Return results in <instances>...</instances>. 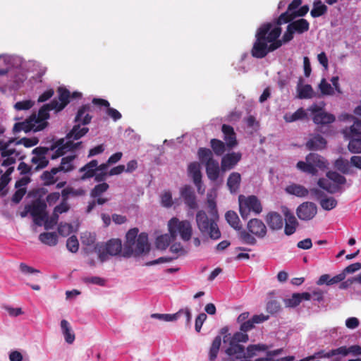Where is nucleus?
Returning a JSON list of instances; mask_svg holds the SVG:
<instances>
[{
  "label": "nucleus",
  "mask_w": 361,
  "mask_h": 361,
  "mask_svg": "<svg viewBox=\"0 0 361 361\" xmlns=\"http://www.w3.org/2000/svg\"><path fill=\"white\" fill-rule=\"evenodd\" d=\"M301 4L302 0H293L288 5V10L280 15L275 24L268 23L258 28L255 35L256 40L252 49V56L264 58L268 53L281 47V41L277 39L281 34L280 25L294 18V13Z\"/></svg>",
  "instance_id": "f257e3e1"
},
{
  "label": "nucleus",
  "mask_w": 361,
  "mask_h": 361,
  "mask_svg": "<svg viewBox=\"0 0 361 361\" xmlns=\"http://www.w3.org/2000/svg\"><path fill=\"white\" fill-rule=\"evenodd\" d=\"M88 132V128L80 129V127H75L66 135V139H61L56 142L51 148L38 147L32 150L33 157L31 159L32 167L35 170L42 169L46 167L49 163L48 157L56 159L63 156L66 152L73 151L78 148L82 144L81 142L74 143Z\"/></svg>",
  "instance_id": "f03ea898"
},
{
  "label": "nucleus",
  "mask_w": 361,
  "mask_h": 361,
  "mask_svg": "<svg viewBox=\"0 0 361 361\" xmlns=\"http://www.w3.org/2000/svg\"><path fill=\"white\" fill-rule=\"evenodd\" d=\"M23 60L19 56L0 55V82L5 88L17 90L20 88L27 77L20 71Z\"/></svg>",
  "instance_id": "7ed1b4c3"
},
{
  "label": "nucleus",
  "mask_w": 361,
  "mask_h": 361,
  "mask_svg": "<svg viewBox=\"0 0 361 361\" xmlns=\"http://www.w3.org/2000/svg\"><path fill=\"white\" fill-rule=\"evenodd\" d=\"M39 142L37 137L22 138L16 142L12 138L0 140V152L1 157L5 158L1 163L2 166L13 165L20 155L19 152L13 147V145L20 144L25 147H31L36 145Z\"/></svg>",
  "instance_id": "20e7f679"
},
{
  "label": "nucleus",
  "mask_w": 361,
  "mask_h": 361,
  "mask_svg": "<svg viewBox=\"0 0 361 361\" xmlns=\"http://www.w3.org/2000/svg\"><path fill=\"white\" fill-rule=\"evenodd\" d=\"M139 230L132 228L126 233V242L124 245L125 252L128 255H140L149 250L148 235L145 233L138 235Z\"/></svg>",
  "instance_id": "39448f33"
},
{
  "label": "nucleus",
  "mask_w": 361,
  "mask_h": 361,
  "mask_svg": "<svg viewBox=\"0 0 361 361\" xmlns=\"http://www.w3.org/2000/svg\"><path fill=\"white\" fill-rule=\"evenodd\" d=\"M246 332H236L233 336L230 334L224 337V343H228V346L226 349V353L229 356H235L233 361H250L245 360L244 347L239 343H246L248 341V335Z\"/></svg>",
  "instance_id": "423d86ee"
},
{
  "label": "nucleus",
  "mask_w": 361,
  "mask_h": 361,
  "mask_svg": "<svg viewBox=\"0 0 361 361\" xmlns=\"http://www.w3.org/2000/svg\"><path fill=\"white\" fill-rule=\"evenodd\" d=\"M346 178L344 176L336 171H329L326 173V178H319L317 184L322 189L328 192L334 194L336 192H343L346 183Z\"/></svg>",
  "instance_id": "0eeeda50"
},
{
  "label": "nucleus",
  "mask_w": 361,
  "mask_h": 361,
  "mask_svg": "<svg viewBox=\"0 0 361 361\" xmlns=\"http://www.w3.org/2000/svg\"><path fill=\"white\" fill-rule=\"evenodd\" d=\"M306 161H300L297 164V168L302 172L317 175L318 169L324 170L327 168L328 162L318 154L310 153L305 158Z\"/></svg>",
  "instance_id": "6e6552de"
},
{
  "label": "nucleus",
  "mask_w": 361,
  "mask_h": 361,
  "mask_svg": "<svg viewBox=\"0 0 361 361\" xmlns=\"http://www.w3.org/2000/svg\"><path fill=\"white\" fill-rule=\"evenodd\" d=\"M196 222L199 230L202 234H207L214 240H217L221 237V232L215 219H209L204 211L200 210L197 212Z\"/></svg>",
  "instance_id": "1a4fd4ad"
},
{
  "label": "nucleus",
  "mask_w": 361,
  "mask_h": 361,
  "mask_svg": "<svg viewBox=\"0 0 361 361\" xmlns=\"http://www.w3.org/2000/svg\"><path fill=\"white\" fill-rule=\"evenodd\" d=\"M169 231L174 240L178 235L184 241H188L192 236L191 224L187 220L180 221L176 217L171 219L168 222Z\"/></svg>",
  "instance_id": "9d476101"
},
{
  "label": "nucleus",
  "mask_w": 361,
  "mask_h": 361,
  "mask_svg": "<svg viewBox=\"0 0 361 361\" xmlns=\"http://www.w3.org/2000/svg\"><path fill=\"white\" fill-rule=\"evenodd\" d=\"M239 210L243 219L248 217L250 212L259 214L262 211V207L260 201L256 196L251 195L245 197L240 195L238 197Z\"/></svg>",
  "instance_id": "9b49d317"
},
{
  "label": "nucleus",
  "mask_w": 361,
  "mask_h": 361,
  "mask_svg": "<svg viewBox=\"0 0 361 361\" xmlns=\"http://www.w3.org/2000/svg\"><path fill=\"white\" fill-rule=\"evenodd\" d=\"M325 104L322 102L320 104L314 103L308 107L307 111H310L312 115V120L315 124L325 126L331 124L336 121V117L334 114L328 113L324 110Z\"/></svg>",
  "instance_id": "f8f14e48"
},
{
  "label": "nucleus",
  "mask_w": 361,
  "mask_h": 361,
  "mask_svg": "<svg viewBox=\"0 0 361 361\" xmlns=\"http://www.w3.org/2000/svg\"><path fill=\"white\" fill-rule=\"evenodd\" d=\"M310 28V23L304 18H301L290 23L286 31L283 34L282 39L278 40L281 41L282 44L287 43L293 39L295 33L302 34L308 31Z\"/></svg>",
  "instance_id": "ddd939ff"
},
{
  "label": "nucleus",
  "mask_w": 361,
  "mask_h": 361,
  "mask_svg": "<svg viewBox=\"0 0 361 361\" xmlns=\"http://www.w3.org/2000/svg\"><path fill=\"white\" fill-rule=\"evenodd\" d=\"M51 109L47 104L44 105L38 111L37 114H32L30 118V123L32 126L33 131H39L44 129L47 125V120L49 118V111Z\"/></svg>",
  "instance_id": "4468645a"
},
{
  "label": "nucleus",
  "mask_w": 361,
  "mask_h": 361,
  "mask_svg": "<svg viewBox=\"0 0 361 361\" xmlns=\"http://www.w3.org/2000/svg\"><path fill=\"white\" fill-rule=\"evenodd\" d=\"M122 248L121 240L119 239H111L109 240L104 245L99 248V258L102 262L106 261L108 255H118Z\"/></svg>",
  "instance_id": "2eb2a0df"
},
{
  "label": "nucleus",
  "mask_w": 361,
  "mask_h": 361,
  "mask_svg": "<svg viewBox=\"0 0 361 361\" xmlns=\"http://www.w3.org/2000/svg\"><path fill=\"white\" fill-rule=\"evenodd\" d=\"M317 213V205L311 202L302 203L296 209L298 217L302 221H310L312 219L316 216Z\"/></svg>",
  "instance_id": "dca6fc26"
},
{
  "label": "nucleus",
  "mask_w": 361,
  "mask_h": 361,
  "mask_svg": "<svg viewBox=\"0 0 361 361\" xmlns=\"http://www.w3.org/2000/svg\"><path fill=\"white\" fill-rule=\"evenodd\" d=\"M59 100L54 99L47 105L56 112L61 111L69 103L71 93L64 87H60L58 89Z\"/></svg>",
  "instance_id": "f3484780"
},
{
  "label": "nucleus",
  "mask_w": 361,
  "mask_h": 361,
  "mask_svg": "<svg viewBox=\"0 0 361 361\" xmlns=\"http://www.w3.org/2000/svg\"><path fill=\"white\" fill-rule=\"evenodd\" d=\"M47 204L44 202H35L31 209L30 214L33 217L34 222L37 226H42L47 218Z\"/></svg>",
  "instance_id": "a211bd4d"
},
{
  "label": "nucleus",
  "mask_w": 361,
  "mask_h": 361,
  "mask_svg": "<svg viewBox=\"0 0 361 361\" xmlns=\"http://www.w3.org/2000/svg\"><path fill=\"white\" fill-rule=\"evenodd\" d=\"M170 251L172 253L176 254V256L172 257H161L158 258L157 259L147 262L146 265L147 266H152V265H155V264H161V263L170 262L172 260L176 259L178 256L184 255L186 253V252L183 249L182 245L180 243H173V245H171V246L170 247Z\"/></svg>",
  "instance_id": "6ab92c4d"
},
{
  "label": "nucleus",
  "mask_w": 361,
  "mask_h": 361,
  "mask_svg": "<svg viewBox=\"0 0 361 361\" xmlns=\"http://www.w3.org/2000/svg\"><path fill=\"white\" fill-rule=\"evenodd\" d=\"M242 154L240 152H231L225 154L221 162V169L226 171L233 169L241 159Z\"/></svg>",
  "instance_id": "aec40b11"
},
{
  "label": "nucleus",
  "mask_w": 361,
  "mask_h": 361,
  "mask_svg": "<svg viewBox=\"0 0 361 361\" xmlns=\"http://www.w3.org/2000/svg\"><path fill=\"white\" fill-rule=\"evenodd\" d=\"M180 194L188 207L191 209H195L197 207L196 196L193 190L190 186L185 185L181 188Z\"/></svg>",
  "instance_id": "412c9836"
},
{
  "label": "nucleus",
  "mask_w": 361,
  "mask_h": 361,
  "mask_svg": "<svg viewBox=\"0 0 361 361\" xmlns=\"http://www.w3.org/2000/svg\"><path fill=\"white\" fill-rule=\"evenodd\" d=\"M341 133L345 140L361 137V121L360 119L355 120L350 126L344 128Z\"/></svg>",
  "instance_id": "4be33fe9"
},
{
  "label": "nucleus",
  "mask_w": 361,
  "mask_h": 361,
  "mask_svg": "<svg viewBox=\"0 0 361 361\" xmlns=\"http://www.w3.org/2000/svg\"><path fill=\"white\" fill-rule=\"evenodd\" d=\"M247 229L253 235L258 238H264L267 233V228L264 224L259 219H252L247 224Z\"/></svg>",
  "instance_id": "5701e85b"
},
{
  "label": "nucleus",
  "mask_w": 361,
  "mask_h": 361,
  "mask_svg": "<svg viewBox=\"0 0 361 361\" xmlns=\"http://www.w3.org/2000/svg\"><path fill=\"white\" fill-rule=\"evenodd\" d=\"M327 142L325 138L319 134L312 135L306 142V147L309 150H322L326 148Z\"/></svg>",
  "instance_id": "b1692460"
},
{
  "label": "nucleus",
  "mask_w": 361,
  "mask_h": 361,
  "mask_svg": "<svg viewBox=\"0 0 361 361\" xmlns=\"http://www.w3.org/2000/svg\"><path fill=\"white\" fill-rule=\"evenodd\" d=\"M221 130L226 146L230 149L235 147L238 145V141L233 128L224 124L221 127Z\"/></svg>",
  "instance_id": "393cba45"
},
{
  "label": "nucleus",
  "mask_w": 361,
  "mask_h": 361,
  "mask_svg": "<svg viewBox=\"0 0 361 361\" xmlns=\"http://www.w3.org/2000/svg\"><path fill=\"white\" fill-rule=\"evenodd\" d=\"M90 109V106L87 104V105L82 106L78 110L77 115L75 116V122L78 123V124L75 125L73 128V129L77 126L80 127V129L84 128H87V127H85V126L81 127L80 126V123H82V125H86L90 122V121L92 119V116H90L89 114Z\"/></svg>",
  "instance_id": "a878e982"
},
{
  "label": "nucleus",
  "mask_w": 361,
  "mask_h": 361,
  "mask_svg": "<svg viewBox=\"0 0 361 361\" xmlns=\"http://www.w3.org/2000/svg\"><path fill=\"white\" fill-rule=\"evenodd\" d=\"M284 215L286 221L284 232L286 235H290L295 232L298 222L293 214L289 210L286 209Z\"/></svg>",
  "instance_id": "bb28decb"
},
{
  "label": "nucleus",
  "mask_w": 361,
  "mask_h": 361,
  "mask_svg": "<svg viewBox=\"0 0 361 361\" xmlns=\"http://www.w3.org/2000/svg\"><path fill=\"white\" fill-rule=\"evenodd\" d=\"M269 317L263 314L254 315L250 319L240 325V329L243 332H247L252 329L255 324H260L268 320Z\"/></svg>",
  "instance_id": "cd10ccee"
},
{
  "label": "nucleus",
  "mask_w": 361,
  "mask_h": 361,
  "mask_svg": "<svg viewBox=\"0 0 361 361\" xmlns=\"http://www.w3.org/2000/svg\"><path fill=\"white\" fill-rule=\"evenodd\" d=\"M302 78H300L297 85L298 97L310 99L314 96V90L310 85H304Z\"/></svg>",
  "instance_id": "c85d7f7f"
},
{
  "label": "nucleus",
  "mask_w": 361,
  "mask_h": 361,
  "mask_svg": "<svg viewBox=\"0 0 361 361\" xmlns=\"http://www.w3.org/2000/svg\"><path fill=\"white\" fill-rule=\"evenodd\" d=\"M265 219L268 226L272 230H279L283 226V221L282 216L277 212H269Z\"/></svg>",
  "instance_id": "c756f323"
},
{
  "label": "nucleus",
  "mask_w": 361,
  "mask_h": 361,
  "mask_svg": "<svg viewBox=\"0 0 361 361\" xmlns=\"http://www.w3.org/2000/svg\"><path fill=\"white\" fill-rule=\"evenodd\" d=\"M241 183V176L238 172L231 173L227 180V187L231 194L238 192Z\"/></svg>",
  "instance_id": "7c9ffc66"
},
{
  "label": "nucleus",
  "mask_w": 361,
  "mask_h": 361,
  "mask_svg": "<svg viewBox=\"0 0 361 361\" xmlns=\"http://www.w3.org/2000/svg\"><path fill=\"white\" fill-rule=\"evenodd\" d=\"M71 194L75 195L76 194V192L72 188H66L62 190L61 195L63 198V202L60 204L55 207L54 209V212L56 213L58 215L59 214H62L68 211L69 205L66 202V199L68 198V196Z\"/></svg>",
  "instance_id": "2f4dec72"
},
{
  "label": "nucleus",
  "mask_w": 361,
  "mask_h": 361,
  "mask_svg": "<svg viewBox=\"0 0 361 361\" xmlns=\"http://www.w3.org/2000/svg\"><path fill=\"white\" fill-rule=\"evenodd\" d=\"M206 172L209 180L215 181L218 179L220 173L219 162L216 160H210L206 164Z\"/></svg>",
  "instance_id": "473e14b6"
},
{
  "label": "nucleus",
  "mask_w": 361,
  "mask_h": 361,
  "mask_svg": "<svg viewBox=\"0 0 361 361\" xmlns=\"http://www.w3.org/2000/svg\"><path fill=\"white\" fill-rule=\"evenodd\" d=\"M60 326L66 342L68 344H72L75 341V336L70 323L66 319H62Z\"/></svg>",
  "instance_id": "72a5a7b5"
},
{
  "label": "nucleus",
  "mask_w": 361,
  "mask_h": 361,
  "mask_svg": "<svg viewBox=\"0 0 361 361\" xmlns=\"http://www.w3.org/2000/svg\"><path fill=\"white\" fill-rule=\"evenodd\" d=\"M286 191L287 193L298 197H305L309 194V190L306 188L301 185L295 183L287 186Z\"/></svg>",
  "instance_id": "f704fd0d"
},
{
  "label": "nucleus",
  "mask_w": 361,
  "mask_h": 361,
  "mask_svg": "<svg viewBox=\"0 0 361 361\" xmlns=\"http://www.w3.org/2000/svg\"><path fill=\"white\" fill-rule=\"evenodd\" d=\"M97 164L98 161L94 159L82 167L80 169V172H84V174L82 176V179H86L93 176L96 177Z\"/></svg>",
  "instance_id": "c9c22d12"
},
{
  "label": "nucleus",
  "mask_w": 361,
  "mask_h": 361,
  "mask_svg": "<svg viewBox=\"0 0 361 361\" xmlns=\"http://www.w3.org/2000/svg\"><path fill=\"white\" fill-rule=\"evenodd\" d=\"M92 102L94 104L106 106V113L114 119V121H116L121 118V114L118 111H117L116 109L109 107V103L108 101L103 99H94Z\"/></svg>",
  "instance_id": "e433bc0d"
},
{
  "label": "nucleus",
  "mask_w": 361,
  "mask_h": 361,
  "mask_svg": "<svg viewBox=\"0 0 361 361\" xmlns=\"http://www.w3.org/2000/svg\"><path fill=\"white\" fill-rule=\"evenodd\" d=\"M28 183L26 178H22L16 183V188L18 190L16 191L12 197V201L15 203H18L22 200L25 194L26 190L24 186Z\"/></svg>",
  "instance_id": "4c0bfd02"
},
{
  "label": "nucleus",
  "mask_w": 361,
  "mask_h": 361,
  "mask_svg": "<svg viewBox=\"0 0 361 361\" xmlns=\"http://www.w3.org/2000/svg\"><path fill=\"white\" fill-rule=\"evenodd\" d=\"M306 118H307V111L303 108H299L294 113H286L283 116L284 120L288 123L305 119Z\"/></svg>",
  "instance_id": "58836bf2"
},
{
  "label": "nucleus",
  "mask_w": 361,
  "mask_h": 361,
  "mask_svg": "<svg viewBox=\"0 0 361 361\" xmlns=\"http://www.w3.org/2000/svg\"><path fill=\"white\" fill-rule=\"evenodd\" d=\"M334 167L343 174H352L350 162L342 157L337 159L334 163Z\"/></svg>",
  "instance_id": "ea45409f"
},
{
  "label": "nucleus",
  "mask_w": 361,
  "mask_h": 361,
  "mask_svg": "<svg viewBox=\"0 0 361 361\" xmlns=\"http://www.w3.org/2000/svg\"><path fill=\"white\" fill-rule=\"evenodd\" d=\"M338 355L347 356L349 354L353 355H361V347L358 345H353L350 347L341 346L337 348Z\"/></svg>",
  "instance_id": "a19ab883"
},
{
  "label": "nucleus",
  "mask_w": 361,
  "mask_h": 361,
  "mask_svg": "<svg viewBox=\"0 0 361 361\" xmlns=\"http://www.w3.org/2000/svg\"><path fill=\"white\" fill-rule=\"evenodd\" d=\"M268 349V346L265 344H253L247 347L246 352H245V359L248 360L256 355L258 351H265Z\"/></svg>",
  "instance_id": "79ce46f5"
},
{
  "label": "nucleus",
  "mask_w": 361,
  "mask_h": 361,
  "mask_svg": "<svg viewBox=\"0 0 361 361\" xmlns=\"http://www.w3.org/2000/svg\"><path fill=\"white\" fill-rule=\"evenodd\" d=\"M188 173L192 178L193 182L199 183L202 179L200 165L197 162L190 163L188 166Z\"/></svg>",
  "instance_id": "37998d69"
},
{
  "label": "nucleus",
  "mask_w": 361,
  "mask_h": 361,
  "mask_svg": "<svg viewBox=\"0 0 361 361\" xmlns=\"http://www.w3.org/2000/svg\"><path fill=\"white\" fill-rule=\"evenodd\" d=\"M326 11L327 6L320 0H316L313 4V8L310 12V14L313 18H318L326 13Z\"/></svg>",
  "instance_id": "c03bdc74"
},
{
  "label": "nucleus",
  "mask_w": 361,
  "mask_h": 361,
  "mask_svg": "<svg viewBox=\"0 0 361 361\" xmlns=\"http://www.w3.org/2000/svg\"><path fill=\"white\" fill-rule=\"evenodd\" d=\"M225 218L228 224L234 229L240 230L241 228L240 219L236 212L228 211L225 214Z\"/></svg>",
  "instance_id": "a18cd8bd"
},
{
  "label": "nucleus",
  "mask_w": 361,
  "mask_h": 361,
  "mask_svg": "<svg viewBox=\"0 0 361 361\" xmlns=\"http://www.w3.org/2000/svg\"><path fill=\"white\" fill-rule=\"evenodd\" d=\"M39 239L49 246H54L58 243V237L55 233H42L39 235Z\"/></svg>",
  "instance_id": "49530a36"
},
{
  "label": "nucleus",
  "mask_w": 361,
  "mask_h": 361,
  "mask_svg": "<svg viewBox=\"0 0 361 361\" xmlns=\"http://www.w3.org/2000/svg\"><path fill=\"white\" fill-rule=\"evenodd\" d=\"M173 240L171 235L164 234L158 236L156 239V246L159 250H165Z\"/></svg>",
  "instance_id": "de8ad7c7"
},
{
  "label": "nucleus",
  "mask_w": 361,
  "mask_h": 361,
  "mask_svg": "<svg viewBox=\"0 0 361 361\" xmlns=\"http://www.w3.org/2000/svg\"><path fill=\"white\" fill-rule=\"evenodd\" d=\"M221 338L220 336H216L212 344V346L210 348L209 353V357L210 360H214L216 358L219 348L221 346Z\"/></svg>",
  "instance_id": "09e8293b"
},
{
  "label": "nucleus",
  "mask_w": 361,
  "mask_h": 361,
  "mask_svg": "<svg viewBox=\"0 0 361 361\" xmlns=\"http://www.w3.org/2000/svg\"><path fill=\"white\" fill-rule=\"evenodd\" d=\"M59 171L58 168H53L50 171H44L42 175V178L45 185H51L55 183V176Z\"/></svg>",
  "instance_id": "8fccbe9b"
},
{
  "label": "nucleus",
  "mask_w": 361,
  "mask_h": 361,
  "mask_svg": "<svg viewBox=\"0 0 361 361\" xmlns=\"http://www.w3.org/2000/svg\"><path fill=\"white\" fill-rule=\"evenodd\" d=\"M75 155H70L62 158L59 171H63L66 172L70 171L73 169V161L75 159Z\"/></svg>",
  "instance_id": "3c124183"
},
{
  "label": "nucleus",
  "mask_w": 361,
  "mask_h": 361,
  "mask_svg": "<svg viewBox=\"0 0 361 361\" xmlns=\"http://www.w3.org/2000/svg\"><path fill=\"white\" fill-rule=\"evenodd\" d=\"M319 203L322 209L329 211L337 206L338 202L333 197H325L320 200Z\"/></svg>",
  "instance_id": "603ef678"
},
{
  "label": "nucleus",
  "mask_w": 361,
  "mask_h": 361,
  "mask_svg": "<svg viewBox=\"0 0 361 361\" xmlns=\"http://www.w3.org/2000/svg\"><path fill=\"white\" fill-rule=\"evenodd\" d=\"M348 150L353 154H361V137H356L348 140Z\"/></svg>",
  "instance_id": "864d4df0"
},
{
  "label": "nucleus",
  "mask_w": 361,
  "mask_h": 361,
  "mask_svg": "<svg viewBox=\"0 0 361 361\" xmlns=\"http://www.w3.org/2000/svg\"><path fill=\"white\" fill-rule=\"evenodd\" d=\"M13 130L15 133L24 131L25 133L30 132L31 130L33 131L32 126L30 123V119H26L23 122L16 123L13 128Z\"/></svg>",
  "instance_id": "5fc2aeb1"
},
{
  "label": "nucleus",
  "mask_w": 361,
  "mask_h": 361,
  "mask_svg": "<svg viewBox=\"0 0 361 361\" xmlns=\"http://www.w3.org/2000/svg\"><path fill=\"white\" fill-rule=\"evenodd\" d=\"M226 145H225L224 142L220 140L212 139L211 140V147L214 150L215 154H216L217 156H221L225 152Z\"/></svg>",
  "instance_id": "6e6d98bb"
},
{
  "label": "nucleus",
  "mask_w": 361,
  "mask_h": 361,
  "mask_svg": "<svg viewBox=\"0 0 361 361\" xmlns=\"http://www.w3.org/2000/svg\"><path fill=\"white\" fill-rule=\"evenodd\" d=\"M179 313L175 314H159L154 313L151 315L152 318L164 322H174L178 319Z\"/></svg>",
  "instance_id": "4d7b16f0"
},
{
  "label": "nucleus",
  "mask_w": 361,
  "mask_h": 361,
  "mask_svg": "<svg viewBox=\"0 0 361 361\" xmlns=\"http://www.w3.org/2000/svg\"><path fill=\"white\" fill-rule=\"evenodd\" d=\"M319 89L323 95H334L335 90L332 85L323 78L319 84Z\"/></svg>",
  "instance_id": "13d9d810"
},
{
  "label": "nucleus",
  "mask_w": 361,
  "mask_h": 361,
  "mask_svg": "<svg viewBox=\"0 0 361 361\" xmlns=\"http://www.w3.org/2000/svg\"><path fill=\"white\" fill-rule=\"evenodd\" d=\"M198 157L201 162L209 163L210 160H214L212 158V152L209 149L200 148L198 150Z\"/></svg>",
  "instance_id": "bf43d9fd"
},
{
  "label": "nucleus",
  "mask_w": 361,
  "mask_h": 361,
  "mask_svg": "<svg viewBox=\"0 0 361 361\" xmlns=\"http://www.w3.org/2000/svg\"><path fill=\"white\" fill-rule=\"evenodd\" d=\"M109 188V185L106 183H102L94 186L91 192L92 197H99L106 192Z\"/></svg>",
  "instance_id": "052dcab7"
},
{
  "label": "nucleus",
  "mask_w": 361,
  "mask_h": 361,
  "mask_svg": "<svg viewBox=\"0 0 361 361\" xmlns=\"http://www.w3.org/2000/svg\"><path fill=\"white\" fill-rule=\"evenodd\" d=\"M109 164L106 163V164H102L99 166L97 165V174H96V178H95V180L97 181H102L105 179L107 173H106V170L109 167Z\"/></svg>",
  "instance_id": "680f3d73"
},
{
  "label": "nucleus",
  "mask_w": 361,
  "mask_h": 361,
  "mask_svg": "<svg viewBox=\"0 0 361 361\" xmlns=\"http://www.w3.org/2000/svg\"><path fill=\"white\" fill-rule=\"evenodd\" d=\"M35 104V102L31 99H26L18 102L15 104L14 108L18 111L28 110Z\"/></svg>",
  "instance_id": "e2e57ef3"
},
{
  "label": "nucleus",
  "mask_w": 361,
  "mask_h": 361,
  "mask_svg": "<svg viewBox=\"0 0 361 361\" xmlns=\"http://www.w3.org/2000/svg\"><path fill=\"white\" fill-rule=\"evenodd\" d=\"M58 220H59V215L56 213H55L54 212H53V214L51 215V216L50 218H49L48 216L47 215V218L45 219V220L43 223V225H44L45 229L48 230V229L52 228L54 226H55L57 224Z\"/></svg>",
  "instance_id": "0e129e2a"
},
{
  "label": "nucleus",
  "mask_w": 361,
  "mask_h": 361,
  "mask_svg": "<svg viewBox=\"0 0 361 361\" xmlns=\"http://www.w3.org/2000/svg\"><path fill=\"white\" fill-rule=\"evenodd\" d=\"M161 203L164 207L169 208L173 204L172 195L170 191H165L161 195Z\"/></svg>",
  "instance_id": "69168bd1"
},
{
  "label": "nucleus",
  "mask_w": 361,
  "mask_h": 361,
  "mask_svg": "<svg viewBox=\"0 0 361 361\" xmlns=\"http://www.w3.org/2000/svg\"><path fill=\"white\" fill-rule=\"evenodd\" d=\"M66 247L71 252H76L78 250L79 243L75 235H72L68 238L66 242Z\"/></svg>",
  "instance_id": "338daca9"
},
{
  "label": "nucleus",
  "mask_w": 361,
  "mask_h": 361,
  "mask_svg": "<svg viewBox=\"0 0 361 361\" xmlns=\"http://www.w3.org/2000/svg\"><path fill=\"white\" fill-rule=\"evenodd\" d=\"M82 281L86 284L92 283L104 286L105 285V280L99 276H87L82 279Z\"/></svg>",
  "instance_id": "774afa93"
}]
</instances>
